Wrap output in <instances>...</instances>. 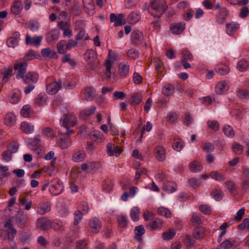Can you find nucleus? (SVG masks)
I'll return each mask as SVG.
<instances>
[{
	"mask_svg": "<svg viewBox=\"0 0 249 249\" xmlns=\"http://www.w3.org/2000/svg\"><path fill=\"white\" fill-rule=\"evenodd\" d=\"M189 168L192 172H197L202 169V166L198 160H195L189 163Z\"/></svg>",
	"mask_w": 249,
	"mask_h": 249,
	"instance_id": "27",
	"label": "nucleus"
},
{
	"mask_svg": "<svg viewBox=\"0 0 249 249\" xmlns=\"http://www.w3.org/2000/svg\"><path fill=\"white\" fill-rule=\"evenodd\" d=\"M174 92L175 87L171 84L166 85L162 89V92L165 96H171L174 93Z\"/></svg>",
	"mask_w": 249,
	"mask_h": 249,
	"instance_id": "31",
	"label": "nucleus"
},
{
	"mask_svg": "<svg viewBox=\"0 0 249 249\" xmlns=\"http://www.w3.org/2000/svg\"><path fill=\"white\" fill-rule=\"evenodd\" d=\"M86 157V154L83 150H81L75 152L72 156V160L75 162H80L83 161Z\"/></svg>",
	"mask_w": 249,
	"mask_h": 249,
	"instance_id": "36",
	"label": "nucleus"
},
{
	"mask_svg": "<svg viewBox=\"0 0 249 249\" xmlns=\"http://www.w3.org/2000/svg\"><path fill=\"white\" fill-rule=\"evenodd\" d=\"M154 155L156 158L160 161L165 159L166 150L164 147L161 145H158L154 148Z\"/></svg>",
	"mask_w": 249,
	"mask_h": 249,
	"instance_id": "8",
	"label": "nucleus"
},
{
	"mask_svg": "<svg viewBox=\"0 0 249 249\" xmlns=\"http://www.w3.org/2000/svg\"><path fill=\"white\" fill-rule=\"evenodd\" d=\"M144 37L142 32L139 30L133 31L131 34V42L133 44L138 45L141 44Z\"/></svg>",
	"mask_w": 249,
	"mask_h": 249,
	"instance_id": "7",
	"label": "nucleus"
},
{
	"mask_svg": "<svg viewBox=\"0 0 249 249\" xmlns=\"http://www.w3.org/2000/svg\"><path fill=\"white\" fill-rule=\"evenodd\" d=\"M41 54L43 57H48L50 59H56L57 54L54 51H52L50 48L43 49L41 50Z\"/></svg>",
	"mask_w": 249,
	"mask_h": 249,
	"instance_id": "25",
	"label": "nucleus"
},
{
	"mask_svg": "<svg viewBox=\"0 0 249 249\" xmlns=\"http://www.w3.org/2000/svg\"><path fill=\"white\" fill-rule=\"evenodd\" d=\"M208 126L211 129L216 131L219 129V123L215 120H209L207 122Z\"/></svg>",
	"mask_w": 249,
	"mask_h": 249,
	"instance_id": "56",
	"label": "nucleus"
},
{
	"mask_svg": "<svg viewBox=\"0 0 249 249\" xmlns=\"http://www.w3.org/2000/svg\"><path fill=\"white\" fill-rule=\"evenodd\" d=\"M91 231L93 233H97L101 229V224L100 220L97 218H93L90 220L89 223Z\"/></svg>",
	"mask_w": 249,
	"mask_h": 249,
	"instance_id": "19",
	"label": "nucleus"
},
{
	"mask_svg": "<svg viewBox=\"0 0 249 249\" xmlns=\"http://www.w3.org/2000/svg\"><path fill=\"white\" fill-rule=\"evenodd\" d=\"M60 140L59 141V145L62 149L68 148L71 144V141L69 137L65 134L59 133Z\"/></svg>",
	"mask_w": 249,
	"mask_h": 249,
	"instance_id": "13",
	"label": "nucleus"
},
{
	"mask_svg": "<svg viewBox=\"0 0 249 249\" xmlns=\"http://www.w3.org/2000/svg\"><path fill=\"white\" fill-rule=\"evenodd\" d=\"M185 29V23L182 22L178 23H173L170 25V31L172 33L175 35L181 34Z\"/></svg>",
	"mask_w": 249,
	"mask_h": 249,
	"instance_id": "11",
	"label": "nucleus"
},
{
	"mask_svg": "<svg viewBox=\"0 0 249 249\" xmlns=\"http://www.w3.org/2000/svg\"><path fill=\"white\" fill-rule=\"evenodd\" d=\"M142 96L139 93H134L131 95L132 103L138 105L142 101Z\"/></svg>",
	"mask_w": 249,
	"mask_h": 249,
	"instance_id": "55",
	"label": "nucleus"
},
{
	"mask_svg": "<svg viewBox=\"0 0 249 249\" xmlns=\"http://www.w3.org/2000/svg\"><path fill=\"white\" fill-rule=\"evenodd\" d=\"M204 229L202 227L196 228L193 232V236L196 239H202L204 237Z\"/></svg>",
	"mask_w": 249,
	"mask_h": 249,
	"instance_id": "28",
	"label": "nucleus"
},
{
	"mask_svg": "<svg viewBox=\"0 0 249 249\" xmlns=\"http://www.w3.org/2000/svg\"><path fill=\"white\" fill-rule=\"evenodd\" d=\"M117 222L118 226L121 228H125L128 224V220L125 215L121 214L117 217Z\"/></svg>",
	"mask_w": 249,
	"mask_h": 249,
	"instance_id": "26",
	"label": "nucleus"
},
{
	"mask_svg": "<svg viewBox=\"0 0 249 249\" xmlns=\"http://www.w3.org/2000/svg\"><path fill=\"white\" fill-rule=\"evenodd\" d=\"M175 234V230L173 229H170L168 231L164 232L162 236L164 240H169L173 238Z\"/></svg>",
	"mask_w": 249,
	"mask_h": 249,
	"instance_id": "49",
	"label": "nucleus"
},
{
	"mask_svg": "<svg viewBox=\"0 0 249 249\" xmlns=\"http://www.w3.org/2000/svg\"><path fill=\"white\" fill-rule=\"evenodd\" d=\"M223 131L224 134L228 137L233 138L234 136L233 128L230 125H225L223 128Z\"/></svg>",
	"mask_w": 249,
	"mask_h": 249,
	"instance_id": "53",
	"label": "nucleus"
},
{
	"mask_svg": "<svg viewBox=\"0 0 249 249\" xmlns=\"http://www.w3.org/2000/svg\"><path fill=\"white\" fill-rule=\"evenodd\" d=\"M28 217L23 211L19 212L16 216V222L21 225L24 226L27 222Z\"/></svg>",
	"mask_w": 249,
	"mask_h": 249,
	"instance_id": "22",
	"label": "nucleus"
},
{
	"mask_svg": "<svg viewBox=\"0 0 249 249\" xmlns=\"http://www.w3.org/2000/svg\"><path fill=\"white\" fill-rule=\"evenodd\" d=\"M101 169V164L100 162H89V170L88 172L94 173L97 171H100Z\"/></svg>",
	"mask_w": 249,
	"mask_h": 249,
	"instance_id": "43",
	"label": "nucleus"
},
{
	"mask_svg": "<svg viewBox=\"0 0 249 249\" xmlns=\"http://www.w3.org/2000/svg\"><path fill=\"white\" fill-rule=\"evenodd\" d=\"M59 32L57 29H53L47 33L46 35V40L48 42H51L57 40L59 37Z\"/></svg>",
	"mask_w": 249,
	"mask_h": 249,
	"instance_id": "29",
	"label": "nucleus"
},
{
	"mask_svg": "<svg viewBox=\"0 0 249 249\" xmlns=\"http://www.w3.org/2000/svg\"><path fill=\"white\" fill-rule=\"evenodd\" d=\"M18 146V144L17 142L13 141L8 144L6 150L13 154L17 152Z\"/></svg>",
	"mask_w": 249,
	"mask_h": 249,
	"instance_id": "46",
	"label": "nucleus"
},
{
	"mask_svg": "<svg viewBox=\"0 0 249 249\" xmlns=\"http://www.w3.org/2000/svg\"><path fill=\"white\" fill-rule=\"evenodd\" d=\"M216 72L220 75H225L229 73L230 71V69L227 66H224L221 68H219L215 69Z\"/></svg>",
	"mask_w": 249,
	"mask_h": 249,
	"instance_id": "63",
	"label": "nucleus"
},
{
	"mask_svg": "<svg viewBox=\"0 0 249 249\" xmlns=\"http://www.w3.org/2000/svg\"><path fill=\"white\" fill-rule=\"evenodd\" d=\"M20 128L25 134H31L34 131V125L26 121L23 122L20 124Z\"/></svg>",
	"mask_w": 249,
	"mask_h": 249,
	"instance_id": "17",
	"label": "nucleus"
},
{
	"mask_svg": "<svg viewBox=\"0 0 249 249\" xmlns=\"http://www.w3.org/2000/svg\"><path fill=\"white\" fill-rule=\"evenodd\" d=\"M28 63L26 62H21L15 65L14 69L17 70L16 77L22 79L26 73V68Z\"/></svg>",
	"mask_w": 249,
	"mask_h": 249,
	"instance_id": "3",
	"label": "nucleus"
},
{
	"mask_svg": "<svg viewBox=\"0 0 249 249\" xmlns=\"http://www.w3.org/2000/svg\"><path fill=\"white\" fill-rule=\"evenodd\" d=\"M47 96L45 93H40L35 99V103L38 106H42L46 104Z\"/></svg>",
	"mask_w": 249,
	"mask_h": 249,
	"instance_id": "35",
	"label": "nucleus"
},
{
	"mask_svg": "<svg viewBox=\"0 0 249 249\" xmlns=\"http://www.w3.org/2000/svg\"><path fill=\"white\" fill-rule=\"evenodd\" d=\"M39 55L36 52L31 50L25 54L22 60H23V62H26L36 58Z\"/></svg>",
	"mask_w": 249,
	"mask_h": 249,
	"instance_id": "37",
	"label": "nucleus"
},
{
	"mask_svg": "<svg viewBox=\"0 0 249 249\" xmlns=\"http://www.w3.org/2000/svg\"><path fill=\"white\" fill-rule=\"evenodd\" d=\"M83 214L80 210H77L74 213L73 224L77 225L83 218Z\"/></svg>",
	"mask_w": 249,
	"mask_h": 249,
	"instance_id": "52",
	"label": "nucleus"
},
{
	"mask_svg": "<svg viewBox=\"0 0 249 249\" xmlns=\"http://www.w3.org/2000/svg\"><path fill=\"white\" fill-rule=\"evenodd\" d=\"M84 56L89 63H92L94 61V52L92 50H89L84 54Z\"/></svg>",
	"mask_w": 249,
	"mask_h": 249,
	"instance_id": "58",
	"label": "nucleus"
},
{
	"mask_svg": "<svg viewBox=\"0 0 249 249\" xmlns=\"http://www.w3.org/2000/svg\"><path fill=\"white\" fill-rule=\"evenodd\" d=\"M210 176L213 179L219 181H222L226 179L224 176L217 171H213L210 173Z\"/></svg>",
	"mask_w": 249,
	"mask_h": 249,
	"instance_id": "48",
	"label": "nucleus"
},
{
	"mask_svg": "<svg viewBox=\"0 0 249 249\" xmlns=\"http://www.w3.org/2000/svg\"><path fill=\"white\" fill-rule=\"evenodd\" d=\"M61 85V82H53L47 85L46 89L48 93L51 95L56 94L59 90Z\"/></svg>",
	"mask_w": 249,
	"mask_h": 249,
	"instance_id": "10",
	"label": "nucleus"
},
{
	"mask_svg": "<svg viewBox=\"0 0 249 249\" xmlns=\"http://www.w3.org/2000/svg\"><path fill=\"white\" fill-rule=\"evenodd\" d=\"M95 89L92 87H88L85 89L84 92L85 98L86 100H92L94 97Z\"/></svg>",
	"mask_w": 249,
	"mask_h": 249,
	"instance_id": "39",
	"label": "nucleus"
},
{
	"mask_svg": "<svg viewBox=\"0 0 249 249\" xmlns=\"http://www.w3.org/2000/svg\"><path fill=\"white\" fill-rule=\"evenodd\" d=\"M145 233V230L142 225L136 226L135 228V238L139 241L142 240V236Z\"/></svg>",
	"mask_w": 249,
	"mask_h": 249,
	"instance_id": "33",
	"label": "nucleus"
},
{
	"mask_svg": "<svg viewBox=\"0 0 249 249\" xmlns=\"http://www.w3.org/2000/svg\"><path fill=\"white\" fill-rule=\"evenodd\" d=\"M51 221L46 217L39 218L36 222L37 227L41 231L49 229L52 227Z\"/></svg>",
	"mask_w": 249,
	"mask_h": 249,
	"instance_id": "4",
	"label": "nucleus"
},
{
	"mask_svg": "<svg viewBox=\"0 0 249 249\" xmlns=\"http://www.w3.org/2000/svg\"><path fill=\"white\" fill-rule=\"evenodd\" d=\"M129 72V65L121 63L119 65V72L124 77L126 76Z\"/></svg>",
	"mask_w": 249,
	"mask_h": 249,
	"instance_id": "44",
	"label": "nucleus"
},
{
	"mask_svg": "<svg viewBox=\"0 0 249 249\" xmlns=\"http://www.w3.org/2000/svg\"><path fill=\"white\" fill-rule=\"evenodd\" d=\"M182 59L192 60L193 58V55L190 51L187 49H184L182 52Z\"/></svg>",
	"mask_w": 249,
	"mask_h": 249,
	"instance_id": "60",
	"label": "nucleus"
},
{
	"mask_svg": "<svg viewBox=\"0 0 249 249\" xmlns=\"http://www.w3.org/2000/svg\"><path fill=\"white\" fill-rule=\"evenodd\" d=\"M43 39L42 36H31L29 35L26 36L25 43L27 45H34L39 46Z\"/></svg>",
	"mask_w": 249,
	"mask_h": 249,
	"instance_id": "6",
	"label": "nucleus"
},
{
	"mask_svg": "<svg viewBox=\"0 0 249 249\" xmlns=\"http://www.w3.org/2000/svg\"><path fill=\"white\" fill-rule=\"evenodd\" d=\"M23 9V5L21 1L17 0L14 1L11 6V11L15 15H18Z\"/></svg>",
	"mask_w": 249,
	"mask_h": 249,
	"instance_id": "23",
	"label": "nucleus"
},
{
	"mask_svg": "<svg viewBox=\"0 0 249 249\" xmlns=\"http://www.w3.org/2000/svg\"><path fill=\"white\" fill-rule=\"evenodd\" d=\"M28 196L26 195L25 196L19 197L18 200L19 205L21 206H24L25 210L26 211L30 210L32 205V202L31 201H28Z\"/></svg>",
	"mask_w": 249,
	"mask_h": 249,
	"instance_id": "20",
	"label": "nucleus"
},
{
	"mask_svg": "<svg viewBox=\"0 0 249 249\" xmlns=\"http://www.w3.org/2000/svg\"><path fill=\"white\" fill-rule=\"evenodd\" d=\"M228 15V11L225 8H221L216 17V21L219 24H223Z\"/></svg>",
	"mask_w": 249,
	"mask_h": 249,
	"instance_id": "18",
	"label": "nucleus"
},
{
	"mask_svg": "<svg viewBox=\"0 0 249 249\" xmlns=\"http://www.w3.org/2000/svg\"><path fill=\"white\" fill-rule=\"evenodd\" d=\"M20 34L18 32H15L7 39L6 43L8 47L15 48L18 45Z\"/></svg>",
	"mask_w": 249,
	"mask_h": 249,
	"instance_id": "12",
	"label": "nucleus"
},
{
	"mask_svg": "<svg viewBox=\"0 0 249 249\" xmlns=\"http://www.w3.org/2000/svg\"><path fill=\"white\" fill-rule=\"evenodd\" d=\"M229 89V87L225 81L219 82L215 86V91L218 94H221L226 92Z\"/></svg>",
	"mask_w": 249,
	"mask_h": 249,
	"instance_id": "24",
	"label": "nucleus"
},
{
	"mask_svg": "<svg viewBox=\"0 0 249 249\" xmlns=\"http://www.w3.org/2000/svg\"><path fill=\"white\" fill-rule=\"evenodd\" d=\"M128 21L130 24H134L141 18V15L139 11L131 12L128 17Z\"/></svg>",
	"mask_w": 249,
	"mask_h": 249,
	"instance_id": "30",
	"label": "nucleus"
},
{
	"mask_svg": "<svg viewBox=\"0 0 249 249\" xmlns=\"http://www.w3.org/2000/svg\"><path fill=\"white\" fill-rule=\"evenodd\" d=\"M63 186L58 178H54L52 181V184L50 188V192L53 195L60 194L63 190Z\"/></svg>",
	"mask_w": 249,
	"mask_h": 249,
	"instance_id": "2",
	"label": "nucleus"
},
{
	"mask_svg": "<svg viewBox=\"0 0 249 249\" xmlns=\"http://www.w3.org/2000/svg\"><path fill=\"white\" fill-rule=\"evenodd\" d=\"M51 210L50 204L49 202H43L40 203L37 208V213L40 215H43L50 212Z\"/></svg>",
	"mask_w": 249,
	"mask_h": 249,
	"instance_id": "15",
	"label": "nucleus"
},
{
	"mask_svg": "<svg viewBox=\"0 0 249 249\" xmlns=\"http://www.w3.org/2000/svg\"><path fill=\"white\" fill-rule=\"evenodd\" d=\"M96 109L95 106H92L90 108L83 110L80 113V115L83 119H86L93 114L95 112Z\"/></svg>",
	"mask_w": 249,
	"mask_h": 249,
	"instance_id": "38",
	"label": "nucleus"
},
{
	"mask_svg": "<svg viewBox=\"0 0 249 249\" xmlns=\"http://www.w3.org/2000/svg\"><path fill=\"white\" fill-rule=\"evenodd\" d=\"M21 92L19 90H17L14 92L10 99V102L12 104H17L20 100L21 95Z\"/></svg>",
	"mask_w": 249,
	"mask_h": 249,
	"instance_id": "47",
	"label": "nucleus"
},
{
	"mask_svg": "<svg viewBox=\"0 0 249 249\" xmlns=\"http://www.w3.org/2000/svg\"><path fill=\"white\" fill-rule=\"evenodd\" d=\"M139 213L140 210L138 207H134L131 210L130 216L133 221H137L139 219Z\"/></svg>",
	"mask_w": 249,
	"mask_h": 249,
	"instance_id": "51",
	"label": "nucleus"
},
{
	"mask_svg": "<svg viewBox=\"0 0 249 249\" xmlns=\"http://www.w3.org/2000/svg\"><path fill=\"white\" fill-rule=\"evenodd\" d=\"M39 75L37 72L29 71L26 73L22 78L23 82L25 84H36L38 80Z\"/></svg>",
	"mask_w": 249,
	"mask_h": 249,
	"instance_id": "5",
	"label": "nucleus"
},
{
	"mask_svg": "<svg viewBox=\"0 0 249 249\" xmlns=\"http://www.w3.org/2000/svg\"><path fill=\"white\" fill-rule=\"evenodd\" d=\"M112 147V146L111 143H107V152L109 156H111L115 155L116 157H118L121 154L122 152V150L120 147L118 146H114L113 148Z\"/></svg>",
	"mask_w": 249,
	"mask_h": 249,
	"instance_id": "16",
	"label": "nucleus"
},
{
	"mask_svg": "<svg viewBox=\"0 0 249 249\" xmlns=\"http://www.w3.org/2000/svg\"><path fill=\"white\" fill-rule=\"evenodd\" d=\"M166 8L164 1L154 0L150 3L149 13L154 17L159 18L164 13Z\"/></svg>",
	"mask_w": 249,
	"mask_h": 249,
	"instance_id": "1",
	"label": "nucleus"
},
{
	"mask_svg": "<svg viewBox=\"0 0 249 249\" xmlns=\"http://www.w3.org/2000/svg\"><path fill=\"white\" fill-rule=\"evenodd\" d=\"M112 66V63L110 60H106L105 61L106 72L105 75L107 79L110 78L111 76V68Z\"/></svg>",
	"mask_w": 249,
	"mask_h": 249,
	"instance_id": "54",
	"label": "nucleus"
},
{
	"mask_svg": "<svg viewBox=\"0 0 249 249\" xmlns=\"http://www.w3.org/2000/svg\"><path fill=\"white\" fill-rule=\"evenodd\" d=\"M172 144L173 148L177 151H180L184 147L183 141L180 139H175Z\"/></svg>",
	"mask_w": 249,
	"mask_h": 249,
	"instance_id": "42",
	"label": "nucleus"
},
{
	"mask_svg": "<svg viewBox=\"0 0 249 249\" xmlns=\"http://www.w3.org/2000/svg\"><path fill=\"white\" fill-rule=\"evenodd\" d=\"M163 225V221L162 219L159 218H156L153 221L149 222L146 227L149 228L150 230H156L161 229Z\"/></svg>",
	"mask_w": 249,
	"mask_h": 249,
	"instance_id": "14",
	"label": "nucleus"
},
{
	"mask_svg": "<svg viewBox=\"0 0 249 249\" xmlns=\"http://www.w3.org/2000/svg\"><path fill=\"white\" fill-rule=\"evenodd\" d=\"M60 121L62 122V125L65 127H67L69 125L73 126L76 124L75 117L69 114H64Z\"/></svg>",
	"mask_w": 249,
	"mask_h": 249,
	"instance_id": "9",
	"label": "nucleus"
},
{
	"mask_svg": "<svg viewBox=\"0 0 249 249\" xmlns=\"http://www.w3.org/2000/svg\"><path fill=\"white\" fill-rule=\"evenodd\" d=\"M124 18V14H116L112 13L110 15V21L111 22H114V26L117 27L122 24V19Z\"/></svg>",
	"mask_w": 249,
	"mask_h": 249,
	"instance_id": "21",
	"label": "nucleus"
},
{
	"mask_svg": "<svg viewBox=\"0 0 249 249\" xmlns=\"http://www.w3.org/2000/svg\"><path fill=\"white\" fill-rule=\"evenodd\" d=\"M158 213L166 218H171L172 216V214L170 210L163 207H160L158 208Z\"/></svg>",
	"mask_w": 249,
	"mask_h": 249,
	"instance_id": "40",
	"label": "nucleus"
},
{
	"mask_svg": "<svg viewBox=\"0 0 249 249\" xmlns=\"http://www.w3.org/2000/svg\"><path fill=\"white\" fill-rule=\"evenodd\" d=\"M249 67L248 62L244 59L240 60L237 64L236 68L240 71H245Z\"/></svg>",
	"mask_w": 249,
	"mask_h": 249,
	"instance_id": "41",
	"label": "nucleus"
},
{
	"mask_svg": "<svg viewBox=\"0 0 249 249\" xmlns=\"http://www.w3.org/2000/svg\"><path fill=\"white\" fill-rule=\"evenodd\" d=\"M32 109L31 106L29 105H25L22 108L20 113L21 115L25 117L28 118L32 113Z\"/></svg>",
	"mask_w": 249,
	"mask_h": 249,
	"instance_id": "45",
	"label": "nucleus"
},
{
	"mask_svg": "<svg viewBox=\"0 0 249 249\" xmlns=\"http://www.w3.org/2000/svg\"><path fill=\"white\" fill-rule=\"evenodd\" d=\"M15 119V116L11 113L7 114L5 117V123L9 125H11L14 124Z\"/></svg>",
	"mask_w": 249,
	"mask_h": 249,
	"instance_id": "59",
	"label": "nucleus"
},
{
	"mask_svg": "<svg viewBox=\"0 0 249 249\" xmlns=\"http://www.w3.org/2000/svg\"><path fill=\"white\" fill-rule=\"evenodd\" d=\"M191 221L194 225H200L201 223V220L200 216L196 213L193 214Z\"/></svg>",
	"mask_w": 249,
	"mask_h": 249,
	"instance_id": "64",
	"label": "nucleus"
},
{
	"mask_svg": "<svg viewBox=\"0 0 249 249\" xmlns=\"http://www.w3.org/2000/svg\"><path fill=\"white\" fill-rule=\"evenodd\" d=\"M211 194L214 199L217 201L221 200L223 197V192L220 190H214L212 191Z\"/></svg>",
	"mask_w": 249,
	"mask_h": 249,
	"instance_id": "57",
	"label": "nucleus"
},
{
	"mask_svg": "<svg viewBox=\"0 0 249 249\" xmlns=\"http://www.w3.org/2000/svg\"><path fill=\"white\" fill-rule=\"evenodd\" d=\"M176 188L177 184L174 182H167L163 186V190L168 193L174 192L176 191Z\"/></svg>",
	"mask_w": 249,
	"mask_h": 249,
	"instance_id": "34",
	"label": "nucleus"
},
{
	"mask_svg": "<svg viewBox=\"0 0 249 249\" xmlns=\"http://www.w3.org/2000/svg\"><path fill=\"white\" fill-rule=\"evenodd\" d=\"M40 142L39 136L37 135L28 143V147L33 150H37L40 146Z\"/></svg>",
	"mask_w": 249,
	"mask_h": 249,
	"instance_id": "32",
	"label": "nucleus"
},
{
	"mask_svg": "<svg viewBox=\"0 0 249 249\" xmlns=\"http://www.w3.org/2000/svg\"><path fill=\"white\" fill-rule=\"evenodd\" d=\"M226 185L228 190L233 195H236L237 193L236 189L234 183L231 181H228L226 182Z\"/></svg>",
	"mask_w": 249,
	"mask_h": 249,
	"instance_id": "61",
	"label": "nucleus"
},
{
	"mask_svg": "<svg viewBox=\"0 0 249 249\" xmlns=\"http://www.w3.org/2000/svg\"><path fill=\"white\" fill-rule=\"evenodd\" d=\"M232 148L234 152L237 155H240L243 152V146L235 142L233 143Z\"/></svg>",
	"mask_w": 249,
	"mask_h": 249,
	"instance_id": "62",
	"label": "nucleus"
},
{
	"mask_svg": "<svg viewBox=\"0 0 249 249\" xmlns=\"http://www.w3.org/2000/svg\"><path fill=\"white\" fill-rule=\"evenodd\" d=\"M66 41L64 40L59 41L56 45L58 53L60 54H64L66 52Z\"/></svg>",
	"mask_w": 249,
	"mask_h": 249,
	"instance_id": "50",
	"label": "nucleus"
}]
</instances>
